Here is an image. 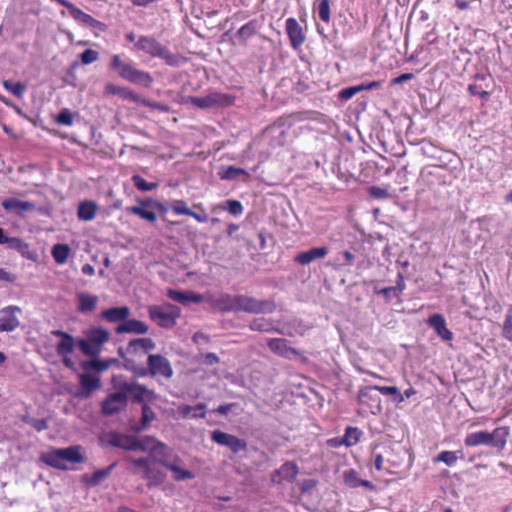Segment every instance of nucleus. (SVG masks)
Masks as SVG:
<instances>
[{
	"mask_svg": "<svg viewBox=\"0 0 512 512\" xmlns=\"http://www.w3.org/2000/svg\"><path fill=\"white\" fill-rule=\"evenodd\" d=\"M41 459L47 465L60 469L67 470L68 463H80L83 461V456L80 453V448L71 446L61 449H53L42 454Z\"/></svg>",
	"mask_w": 512,
	"mask_h": 512,
	"instance_id": "f257e3e1",
	"label": "nucleus"
},
{
	"mask_svg": "<svg viewBox=\"0 0 512 512\" xmlns=\"http://www.w3.org/2000/svg\"><path fill=\"white\" fill-rule=\"evenodd\" d=\"M508 436V430L505 427H498L492 433L486 431H477L468 434L464 443L468 447H475L479 445H489L503 450Z\"/></svg>",
	"mask_w": 512,
	"mask_h": 512,
	"instance_id": "f03ea898",
	"label": "nucleus"
},
{
	"mask_svg": "<svg viewBox=\"0 0 512 512\" xmlns=\"http://www.w3.org/2000/svg\"><path fill=\"white\" fill-rule=\"evenodd\" d=\"M109 338L110 334L106 329L96 327L90 329L85 338L78 341V347L86 356L95 357L100 354L103 345L108 342Z\"/></svg>",
	"mask_w": 512,
	"mask_h": 512,
	"instance_id": "7ed1b4c3",
	"label": "nucleus"
},
{
	"mask_svg": "<svg viewBox=\"0 0 512 512\" xmlns=\"http://www.w3.org/2000/svg\"><path fill=\"white\" fill-rule=\"evenodd\" d=\"M130 463V471L148 481L149 486L159 485L163 481L161 472L156 469L150 458H127Z\"/></svg>",
	"mask_w": 512,
	"mask_h": 512,
	"instance_id": "20e7f679",
	"label": "nucleus"
},
{
	"mask_svg": "<svg viewBox=\"0 0 512 512\" xmlns=\"http://www.w3.org/2000/svg\"><path fill=\"white\" fill-rule=\"evenodd\" d=\"M149 317L163 328H171L180 316V309L172 304L153 305L148 308Z\"/></svg>",
	"mask_w": 512,
	"mask_h": 512,
	"instance_id": "39448f33",
	"label": "nucleus"
},
{
	"mask_svg": "<svg viewBox=\"0 0 512 512\" xmlns=\"http://www.w3.org/2000/svg\"><path fill=\"white\" fill-rule=\"evenodd\" d=\"M237 312L243 311L247 313H272L275 310L273 302L268 300H258L245 295H237L236 300Z\"/></svg>",
	"mask_w": 512,
	"mask_h": 512,
	"instance_id": "423d86ee",
	"label": "nucleus"
},
{
	"mask_svg": "<svg viewBox=\"0 0 512 512\" xmlns=\"http://www.w3.org/2000/svg\"><path fill=\"white\" fill-rule=\"evenodd\" d=\"M23 311L19 306L8 305L0 309V332H13L19 328Z\"/></svg>",
	"mask_w": 512,
	"mask_h": 512,
	"instance_id": "0eeeda50",
	"label": "nucleus"
},
{
	"mask_svg": "<svg viewBox=\"0 0 512 512\" xmlns=\"http://www.w3.org/2000/svg\"><path fill=\"white\" fill-rule=\"evenodd\" d=\"M153 442L152 437H145L142 439H138L134 436H127L117 434L112 438V445L130 451H148L150 449V444Z\"/></svg>",
	"mask_w": 512,
	"mask_h": 512,
	"instance_id": "6e6552de",
	"label": "nucleus"
},
{
	"mask_svg": "<svg viewBox=\"0 0 512 512\" xmlns=\"http://www.w3.org/2000/svg\"><path fill=\"white\" fill-rule=\"evenodd\" d=\"M211 439L218 445L229 448L233 453L243 451L247 447V444L244 440L232 434L225 433L221 430H214L211 433Z\"/></svg>",
	"mask_w": 512,
	"mask_h": 512,
	"instance_id": "1a4fd4ad",
	"label": "nucleus"
},
{
	"mask_svg": "<svg viewBox=\"0 0 512 512\" xmlns=\"http://www.w3.org/2000/svg\"><path fill=\"white\" fill-rule=\"evenodd\" d=\"M118 74L121 78L144 87H149L153 81L149 73L136 69L128 63H125V65L118 71Z\"/></svg>",
	"mask_w": 512,
	"mask_h": 512,
	"instance_id": "9d476101",
	"label": "nucleus"
},
{
	"mask_svg": "<svg viewBox=\"0 0 512 512\" xmlns=\"http://www.w3.org/2000/svg\"><path fill=\"white\" fill-rule=\"evenodd\" d=\"M118 74L121 78L144 87H149L153 81L149 73L136 69L128 63H125V65L118 71Z\"/></svg>",
	"mask_w": 512,
	"mask_h": 512,
	"instance_id": "9b49d317",
	"label": "nucleus"
},
{
	"mask_svg": "<svg viewBox=\"0 0 512 512\" xmlns=\"http://www.w3.org/2000/svg\"><path fill=\"white\" fill-rule=\"evenodd\" d=\"M147 364L152 376H162L169 379L173 375V369L170 362L167 358L161 355H149Z\"/></svg>",
	"mask_w": 512,
	"mask_h": 512,
	"instance_id": "f8f14e48",
	"label": "nucleus"
},
{
	"mask_svg": "<svg viewBox=\"0 0 512 512\" xmlns=\"http://www.w3.org/2000/svg\"><path fill=\"white\" fill-rule=\"evenodd\" d=\"M122 388L133 400L143 403V405L156 398L154 391L134 381L124 383Z\"/></svg>",
	"mask_w": 512,
	"mask_h": 512,
	"instance_id": "ddd939ff",
	"label": "nucleus"
},
{
	"mask_svg": "<svg viewBox=\"0 0 512 512\" xmlns=\"http://www.w3.org/2000/svg\"><path fill=\"white\" fill-rule=\"evenodd\" d=\"M138 50H141L152 57L165 58L168 51L156 39L148 36H141L135 44Z\"/></svg>",
	"mask_w": 512,
	"mask_h": 512,
	"instance_id": "4468645a",
	"label": "nucleus"
},
{
	"mask_svg": "<svg viewBox=\"0 0 512 512\" xmlns=\"http://www.w3.org/2000/svg\"><path fill=\"white\" fill-rule=\"evenodd\" d=\"M186 102L190 103L198 108L207 109V108L222 106V105L226 104L227 97L223 94L211 93L209 95L202 96V97H193V96L188 97Z\"/></svg>",
	"mask_w": 512,
	"mask_h": 512,
	"instance_id": "2eb2a0df",
	"label": "nucleus"
},
{
	"mask_svg": "<svg viewBox=\"0 0 512 512\" xmlns=\"http://www.w3.org/2000/svg\"><path fill=\"white\" fill-rule=\"evenodd\" d=\"M51 333L60 338V341L56 345V351L59 356L71 355L76 345L78 346V341H76L72 335L64 331L54 330Z\"/></svg>",
	"mask_w": 512,
	"mask_h": 512,
	"instance_id": "dca6fc26",
	"label": "nucleus"
},
{
	"mask_svg": "<svg viewBox=\"0 0 512 512\" xmlns=\"http://www.w3.org/2000/svg\"><path fill=\"white\" fill-rule=\"evenodd\" d=\"M286 32L294 49H298L305 42L303 29L295 18L286 20Z\"/></svg>",
	"mask_w": 512,
	"mask_h": 512,
	"instance_id": "f3484780",
	"label": "nucleus"
},
{
	"mask_svg": "<svg viewBox=\"0 0 512 512\" xmlns=\"http://www.w3.org/2000/svg\"><path fill=\"white\" fill-rule=\"evenodd\" d=\"M127 404V395L122 392L111 394L102 404L104 414L112 415L122 410Z\"/></svg>",
	"mask_w": 512,
	"mask_h": 512,
	"instance_id": "a211bd4d",
	"label": "nucleus"
},
{
	"mask_svg": "<svg viewBox=\"0 0 512 512\" xmlns=\"http://www.w3.org/2000/svg\"><path fill=\"white\" fill-rule=\"evenodd\" d=\"M269 349L278 356L291 359L299 355L298 351L289 346L288 341L283 338H273L268 341Z\"/></svg>",
	"mask_w": 512,
	"mask_h": 512,
	"instance_id": "6ab92c4d",
	"label": "nucleus"
},
{
	"mask_svg": "<svg viewBox=\"0 0 512 512\" xmlns=\"http://www.w3.org/2000/svg\"><path fill=\"white\" fill-rule=\"evenodd\" d=\"M4 210L8 212H16L19 216H23L26 212L35 209V204L30 201H23L18 198H7L1 203Z\"/></svg>",
	"mask_w": 512,
	"mask_h": 512,
	"instance_id": "aec40b11",
	"label": "nucleus"
},
{
	"mask_svg": "<svg viewBox=\"0 0 512 512\" xmlns=\"http://www.w3.org/2000/svg\"><path fill=\"white\" fill-rule=\"evenodd\" d=\"M427 324L434 330V332L444 341H450L453 338V333L447 328L445 318L441 314H433L428 320Z\"/></svg>",
	"mask_w": 512,
	"mask_h": 512,
	"instance_id": "412c9836",
	"label": "nucleus"
},
{
	"mask_svg": "<svg viewBox=\"0 0 512 512\" xmlns=\"http://www.w3.org/2000/svg\"><path fill=\"white\" fill-rule=\"evenodd\" d=\"M297 474V465L293 462H286L272 473L271 480L274 483H280L281 481L292 482L295 480Z\"/></svg>",
	"mask_w": 512,
	"mask_h": 512,
	"instance_id": "4be33fe9",
	"label": "nucleus"
},
{
	"mask_svg": "<svg viewBox=\"0 0 512 512\" xmlns=\"http://www.w3.org/2000/svg\"><path fill=\"white\" fill-rule=\"evenodd\" d=\"M147 452H150L154 460L162 466L164 461L172 462L176 456L165 444L156 441L154 438L153 442L150 444V449Z\"/></svg>",
	"mask_w": 512,
	"mask_h": 512,
	"instance_id": "5701e85b",
	"label": "nucleus"
},
{
	"mask_svg": "<svg viewBox=\"0 0 512 512\" xmlns=\"http://www.w3.org/2000/svg\"><path fill=\"white\" fill-rule=\"evenodd\" d=\"M181 462L182 460L178 456H175L172 462L164 461L163 466L173 473V478L176 481L193 479L195 475L191 471L181 467Z\"/></svg>",
	"mask_w": 512,
	"mask_h": 512,
	"instance_id": "b1692460",
	"label": "nucleus"
},
{
	"mask_svg": "<svg viewBox=\"0 0 512 512\" xmlns=\"http://www.w3.org/2000/svg\"><path fill=\"white\" fill-rule=\"evenodd\" d=\"M327 254L328 249L326 247H315L308 251L299 253L294 260L298 264L308 265L315 260L324 258Z\"/></svg>",
	"mask_w": 512,
	"mask_h": 512,
	"instance_id": "393cba45",
	"label": "nucleus"
},
{
	"mask_svg": "<svg viewBox=\"0 0 512 512\" xmlns=\"http://www.w3.org/2000/svg\"><path fill=\"white\" fill-rule=\"evenodd\" d=\"M343 481L349 488L362 486L370 491H375V486L370 481L361 479L354 469L347 470L343 473Z\"/></svg>",
	"mask_w": 512,
	"mask_h": 512,
	"instance_id": "a878e982",
	"label": "nucleus"
},
{
	"mask_svg": "<svg viewBox=\"0 0 512 512\" xmlns=\"http://www.w3.org/2000/svg\"><path fill=\"white\" fill-rule=\"evenodd\" d=\"M10 249L18 251L23 257L35 261L37 253L30 249L29 245L17 237H7L6 243Z\"/></svg>",
	"mask_w": 512,
	"mask_h": 512,
	"instance_id": "bb28decb",
	"label": "nucleus"
},
{
	"mask_svg": "<svg viewBox=\"0 0 512 512\" xmlns=\"http://www.w3.org/2000/svg\"><path fill=\"white\" fill-rule=\"evenodd\" d=\"M166 294L171 300L184 305L188 302L201 303L203 301V296L193 291L181 292L174 289H168Z\"/></svg>",
	"mask_w": 512,
	"mask_h": 512,
	"instance_id": "cd10ccee",
	"label": "nucleus"
},
{
	"mask_svg": "<svg viewBox=\"0 0 512 512\" xmlns=\"http://www.w3.org/2000/svg\"><path fill=\"white\" fill-rule=\"evenodd\" d=\"M371 390H376L383 395H394L395 396L394 401L397 404H400L404 401V396L399 393L398 388L395 386H379V385L368 386V387H365L364 389L360 390L359 396L365 397L368 395V393Z\"/></svg>",
	"mask_w": 512,
	"mask_h": 512,
	"instance_id": "c85d7f7f",
	"label": "nucleus"
},
{
	"mask_svg": "<svg viewBox=\"0 0 512 512\" xmlns=\"http://www.w3.org/2000/svg\"><path fill=\"white\" fill-rule=\"evenodd\" d=\"M117 333H135V334H146L148 332V326L136 319L126 320L124 323L116 328Z\"/></svg>",
	"mask_w": 512,
	"mask_h": 512,
	"instance_id": "c756f323",
	"label": "nucleus"
},
{
	"mask_svg": "<svg viewBox=\"0 0 512 512\" xmlns=\"http://www.w3.org/2000/svg\"><path fill=\"white\" fill-rule=\"evenodd\" d=\"M176 412L183 418H204L206 415V405L202 403L196 406L182 404L177 407Z\"/></svg>",
	"mask_w": 512,
	"mask_h": 512,
	"instance_id": "7c9ffc66",
	"label": "nucleus"
},
{
	"mask_svg": "<svg viewBox=\"0 0 512 512\" xmlns=\"http://www.w3.org/2000/svg\"><path fill=\"white\" fill-rule=\"evenodd\" d=\"M80 384L82 388L81 395L89 397L91 393L100 387V378L88 373L80 375Z\"/></svg>",
	"mask_w": 512,
	"mask_h": 512,
	"instance_id": "2f4dec72",
	"label": "nucleus"
},
{
	"mask_svg": "<svg viewBox=\"0 0 512 512\" xmlns=\"http://www.w3.org/2000/svg\"><path fill=\"white\" fill-rule=\"evenodd\" d=\"M101 315L108 322L116 323L119 321H125L130 315V310L126 306L113 307V308L104 310Z\"/></svg>",
	"mask_w": 512,
	"mask_h": 512,
	"instance_id": "473e14b6",
	"label": "nucleus"
},
{
	"mask_svg": "<svg viewBox=\"0 0 512 512\" xmlns=\"http://www.w3.org/2000/svg\"><path fill=\"white\" fill-rule=\"evenodd\" d=\"M78 310L81 313L92 312L98 303V297L96 295L88 294V293H78Z\"/></svg>",
	"mask_w": 512,
	"mask_h": 512,
	"instance_id": "72a5a7b5",
	"label": "nucleus"
},
{
	"mask_svg": "<svg viewBox=\"0 0 512 512\" xmlns=\"http://www.w3.org/2000/svg\"><path fill=\"white\" fill-rule=\"evenodd\" d=\"M97 204L93 201H84L79 204L77 215L80 220L91 221L97 213Z\"/></svg>",
	"mask_w": 512,
	"mask_h": 512,
	"instance_id": "f704fd0d",
	"label": "nucleus"
},
{
	"mask_svg": "<svg viewBox=\"0 0 512 512\" xmlns=\"http://www.w3.org/2000/svg\"><path fill=\"white\" fill-rule=\"evenodd\" d=\"M64 7H66L69 10L70 15L76 21H78L80 23H83V24H86V25H89V26H94V24L97 22L91 15H89V14L83 12L81 9L75 7L69 1L66 2Z\"/></svg>",
	"mask_w": 512,
	"mask_h": 512,
	"instance_id": "c9c22d12",
	"label": "nucleus"
},
{
	"mask_svg": "<svg viewBox=\"0 0 512 512\" xmlns=\"http://www.w3.org/2000/svg\"><path fill=\"white\" fill-rule=\"evenodd\" d=\"M237 295L231 296L229 294H222L220 295L214 302L215 306L224 312H237V305H236Z\"/></svg>",
	"mask_w": 512,
	"mask_h": 512,
	"instance_id": "e433bc0d",
	"label": "nucleus"
},
{
	"mask_svg": "<svg viewBox=\"0 0 512 512\" xmlns=\"http://www.w3.org/2000/svg\"><path fill=\"white\" fill-rule=\"evenodd\" d=\"M220 178L223 180H235L239 176H243L244 181H248L250 179V174L242 168H237L234 166H229L223 169L220 173Z\"/></svg>",
	"mask_w": 512,
	"mask_h": 512,
	"instance_id": "4c0bfd02",
	"label": "nucleus"
},
{
	"mask_svg": "<svg viewBox=\"0 0 512 512\" xmlns=\"http://www.w3.org/2000/svg\"><path fill=\"white\" fill-rule=\"evenodd\" d=\"M51 253L57 264H64L69 257L70 248L66 244H56L53 246Z\"/></svg>",
	"mask_w": 512,
	"mask_h": 512,
	"instance_id": "58836bf2",
	"label": "nucleus"
},
{
	"mask_svg": "<svg viewBox=\"0 0 512 512\" xmlns=\"http://www.w3.org/2000/svg\"><path fill=\"white\" fill-rule=\"evenodd\" d=\"M113 467L114 464L107 468L95 471L89 478H87L86 482L91 486L99 485L103 480H105L109 476Z\"/></svg>",
	"mask_w": 512,
	"mask_h": 512,
	"instance_id": "ea45409f",
	"label": "nucleus"
},
{
	"mask_svg": "<svg viewBox=\"0 0 512 512\" xmlns=\"http://www.w3.org/2000/svg\"><path fill=\"white\" fill-rule=\"evenodd\" d=\"M362 432L356 427H347L343 436L344 445L351 447L358 443Z\"/></svg>",
	"mask_w": 512,
	"mask_h": 512,
	"instance_id": "a19ab883",
	"label": "nucleus"
},
{
	"mask_svg": "<svg viewBox=\"0 0 512 512\" xmlns=\"http://www.w3.org/2000/svg\"><path fill=\"white\" fill-rule=\"evenodd\" d=\"M155 343L150 338H138L130 341L129 347L133 350L142 349L145 352L155 349Z\"/></svg>",
	"mask_w": 512,
	"mask_h": 512,
	"instance_id": "79ce46f5",
	"label": "nucleus"
},
{
	"mask_svg": "<svg viewBox=\"0 0 512 512\" xmlns=\"http://www.w3.org/2000/svg\"><path fill=\"white\" fill-rule=\"evenodd\" d=\"M4 88L18 98H22L25 91L26 85L21 82H12L10 80H4L2 82Z\"/></svg>",
	"mask_w": 512,
	"mask_h": 512,
	"instance_id": "37998d69",
	"label": "nucleus"
},
{
	"mask_svg": "<svg viewBox=\"0 0 512 512\" xmlns=\"http://www.w3.org/2000/svg\"><path fill=\"white\" fill-rule=\"evenodd\" d=\"M127 211L131 214H135L142 219H145L149 222H155L157 220V215L153 211L146 210L140 206H131L127 208Z\"/></svg>",
	"mask_w": 512,
	"mask_h": 512,
	"instance_id": "c03bdc74",
	"label": "nucleus"
},
{
	"mask_svg": "<svg viewBox=\"0 0 512 512\" xmlns=\"http://www.w3.org/2000/svg\"><path fill=\"white\" fill-rule=\"evenodd\" d=\"M118 363V360L115 358L108 359V360H92L89 363H87L84 367L85 368H92L96 371H105L107 370L112 364Z\"/></svg>",
	"mask_w": 512,
	"mask_h": 512,
	"instance_id": "a18cd8bd",
	"label": "nucleus"
},
{
	"mask_svg": "<svg viewBox=\"0 0 512 512\" xmlns=\"http://www.w3.org/2000/svg\"><path fill=\"white\" fill-rule=\"evenodd\" d=\"M502 335L512 342V306L507 310L502 327Z\"/></svg>",
	"mask_w": 512,
	"mask_h": 512,
	"instance_id": "49530a36",
	"label": "nucleus"
},
{
	"mask_svg": "<svg viewBox=\"0 0 512 512\" xmlns=\"http://www.w3.org/2000/svg\"><path fill=\"white\" fill-rule=\"evenodd\" d=\"M171 209L177 215H188L192 214V210L188 207L187 203L183 200H173L171 202Z\"/></svg>",
	"mask_w": 512,
	"mask_h": 512,
	"instance_id": "de8ad7c7",
	"label": "nucleus"
},
{
	"mask_svg": "<svg viewBox=\"0 0 512 512\" xmlns=\"http://www.w3.org/2000/svg\"><path fill=\"white\" fill-rule=\"evenodd\" d=\"M132 180L136 188L143 192L152 191L158 186L157 183H148L140 175H134Z\"/></svg>",
	"mask_w": 512,
	"mask_h": 512,
	"instance_id": "09e8293b",
	"label": "nucleus"
},
{
	"mask_svg": "<svg viewBox=\"0 0 512 512\" xmlns=\"http://www.w3.org/2000/svg\"><path fill=\"white\" fill-rule=\"evenodd\" d=\"M457 455L453 451H442L435 458V462H443L448 466H453L457 462Z\"/></svg>",
	"mask_w": 512,
	"mask_h": 512,
	"instance_id": "8fccbe9b",
	"label": "nucleus"
},
{
	"mask_svg": "<svg viewBox=\"0 0 512 512\" xmlns=\"http://www.w3.org/2000/svg\"><path fill=\"white\" fill-rule=\"evenodd\" d=\"M154 419H155V413L147 404H144L142 406V417H141L140 429L146 428Z\"/></svg>",
	"mask_w": 512,
	"mask_h": 512,
	"instance_id": "3c124183",
	"label": "nucleus"
},
{
	"mask_svg": "<svg viewBox=\"0 0 512 512\" xmlns=\"http://www.w3.org/2000/svg\"><path fill=\"white\" fill-rule=\"evenodd\" d=\"M318 15L322 21H324V22L330 21V6H329L328 0H319Z\"/></svg>",
	"mask_w": 512,
	"mask_h": 512,
	"instance_id": "603ef678",
	"label": "nucleus"
},
{
	"mask_svg": "<svg viewBox=\"0 0 512 512\" xmlns=\"http://www.w3.org/2000/svg\"><path fill=\"white\" fill-rule=\"evenodd\" d=\"M224 209L234 216L241 215L243 213V206L237 200H227L225 202Z\"/></svg>",
	"mask_w": 512,
	"mask_h": 512,
	"instance_id": "864d4df0",
	"label": "nucleus"
},
{
	"mask_svg": "<svg viewBox=\"0 0 512 512\" xmlns=\"http://www.w3.org/2000/svg\"><path fill=\"white\" fill-rule=\"evenodd\" d=\"M98 57V52L92 49H86L84 52L80 54V60L84 65H89L97 61Z\"/></svg>",
	"mask_w": 512,
	"mask_h": 512,
	"instance_id": "5fc2aeb1",
	"label": "nucleus"
},
{
	"mask_svg": "<svg viewBox=\"0 0 512 512\" xmlns=\"http://www.w3.org/2000/svg\"><path fill=\"white\" fill-rule=\"evenodd\" d=\"M56 122L60 125L71 126L73 124V116L68 109H62L56 117Z\"/></svg>",
	"mask_w": 512,
	"mask_h": 512,
	"instance_id": "6e6d98bb",
	"label": "nucleus"
},
{
	"mask_svg": "<svg viewBox=\"0 0 512 512\" xmlns=\"http://www.w3.org/2000/svg\"><path fill=\"white\" fill-rule=\"evenodd\" d=\"M357 93H359V88H357V85L347 87V88L342 89L339 92V99L347 101V100L351 99Z\"/></svg>",
	"mask_w": 512,
	"mask_h": 512,
	"instance_id": "4d7b16f0",
	"label": "nucleus"
},
{
	"mask_svg": "<svg viewBox=\"0 0 512 512\" xmlns=\"http://www.w3.org/2000/svg\"><path fill=\"white\" fill-rule=\"evenodd\" d=\"M369 194L376 199H386L389 197V193L387 192V190L378 186L370 187Z\"/></svg>",
	"mask_w": 512,
	"mask_h": 512,
	"instance_id": "13d9d810",
	"label": "nucleus"
},
{
	"mask_svg": "<svg viewBox=\"0 0 512 512\" xmlns=\"http://www.w3.org/2000/svg\"><path fill=\"white\" fill-rule=\"evenodd\" d=\"M250 329L253 331H269V324L264 319H255L250 325Z\"/></svg>",
	"mask_w": 512,
	"mask_h": 512,
	"instance_id": "bf43d9fd",
	"label": "nucleus"
},
{
	"mask_svg": "<svg viewBox=\"0 0 512 512\" xmlns=\"http://www.w3.org/2000/svg\"><path fill=\"white\" fill-rule=\"evenodd\" d=\"M140 102L144 106H147V107L159 110L161 112H168L169 111V107L167 105H165V104H162V103L152 102V101H149V100H146V99H143Z\"/></svg>",
	"mask_w": 512,
	"mask_h": 512,
	"instance_id": "052dcab7",
	"label": "nucleus"
},
{
	"mask_svg": "<svg viewBox=\"0 0 512 512\" xmlns=\"http://www.w3.org/2000/svg\"><path fill=\"white\" fill-rule=\"evenodd\" d=\"M125 65L119 55H114L111 59V68L117 72Z\"/></svg>",
	"mask_w": 512,
	"mask_h": 512,
	"instance_id": "680f3d73",
	"label": "nucleus"
},
{
	"mask_svg": "<svg viewBox=\"0 0 512 512\" xmlns=\"http://www.w3.org/2000/svg\"><path fill=\"white\" fill-rule=\"evenodd\" d=\"M414 78L412 73H404L393 79V83L401 84Z\"/></svg>",
	"mask_w": 512,
	"mask_h": 512,
	"instance_id": "e2e57ef3",
	"label": "nucleus"
},
{
	"mask_svg": "<svg viewBox=\"0 0 512 512\" xmlns=\"http://www.w3.org/2000/svg\"><path fill=\"white\" fill-rule=\"evenodd\" d=\"M0 280L6 282H13L15 277L4 268H0Z\"/></svg>",
	"mask_w": 512,
	"mask_h": 512,
	"instance_id": "0e129e2a",
	"label": "nucleus"
},
{
	"mask_svg": "<svg viewBox=\"0 0 512 512\" xmlns=\"http://www.w3.org/2000/svg\"><path fill=\"white\" fill-rule=\"evenodd\" d=\"M252 33L253 29L249 24L242 26L238 31V34L243 38L249 37Z\"/></svg>",
	"mask_w": 512,
	"mask_h": 512,
	"instance_id": "69168bd1",
	"label": "nucleus"
},
{
	"mask_svg": "<svg viewBox=\"0 0 512 512\" xmlns=\"http://www.w3.org/2000/svg\"><path fill=\"white\" fill-rule=\"evenodd\" d=\"M379 86H380L379 82L372 81V82H369V83H366V84L357 85V88H359V92H361V91H364V90H372V89L377 88Z\"/></svg>",
	"mask_w": 512,
	"mask_h": 512,
	"instance_id": "338daca9",
	"label": "nucleus"
},
{
	"mask_svg": "<svg viewBox=\"0 0 512 512\" xmlns=\"http://www.w3.org/2000/svg\"><path fill=\"white\" fill-rule=\"evenodd\" d=\"M32 425L33 427L37 430V431H42V430H45L48 426H47V421L44 420V419H40V420H34L32 422Z\"/></svg>",
	"mask_w": 512,
	"mask_h": 512,
	"instance_id": "774afa93",
	"label": "nucleus"
}]
</instances>
